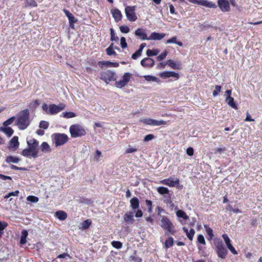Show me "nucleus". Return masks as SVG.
Returning <instances> with one entry per match:
<instances>
[{
    "instance_id": "nucleus-59",
    "label": "nucleus",
    "mask_w": 262,
    "mask_h": 262,
    "mask_svg": "<svg viewBox=\"0 0 262 262\" xmlns=\"http://www.w3.org/2000/svg\"><path fill=\"white\" fill-rule=\"evenodd\" d=\"M155 138V136L152 134H148L145 136L144 138V142H148Z\"/></svg>"
},
{
    "instance_id": "nucleus-21",
    "label": "nucleus",
    "mask_w": 262,
    "mask_h": 262,
    "mask_svg": "<svg viewBox=\"0 0 262 262\" xmlns=\"http://www.w3.org/2000/svg\"><path fill=\"white\" fill-rule=\"evenodd\" d=\"M130 207L134 210L138 209L139 208L140 202L137 197H134L130 200Z\"/></svg>"
},
{
    "instance_id": "nucleus-9",
    "label": "nucleus",
    "mask_w": 262,
    "mask_h": 262,
    "mask_svg": "<svg viewBox=\"0 0 262 262\" xmlns=\"http://www.w3.org/2000/svg\"><path fill=\"white\" fill-rule=\"evenodd\" d=\"M27 144L28 147L33 151V158H35L37 157L38 153V141L34 138H32L27 141Z\"/></svg>"
},
{
    "instance_id": "nucleus-57",
    "label": "nucleus",
    "mask_w": 262,
    "mask_h": 262,
    "mask_svg": "<svg viewBox=\"0 0 262 262\" xmlns=\"http://www.w3.org/2000/svg\"><path fill=\"white\" fill-rule=\"evenodd\" d=\"M120 44L122 49H125L127 47V45L126 42V39L124 37H122L120 39Z\"/></svg>"
},
{
    "instance_id": "nucleus-12",
    "label": "nucleus",
    "mask_w": 262,
    "mask_h": 262,
    "mask_svg": "<svg viewBox=\"0 0 262 262\" xmlns=\"http://www.w3.org/2000/svg\"><path fill=\"white\" fill-rule=\"evenodd\" d=\"M180 181L178 179H175L171 177L167 179H163L160 181V183L163 185H165L169 187H174L176 185L179 184Z\"/></svg>"
},
{
    "instance_id": "nucleus-27",
    "label": "nucleus",
    "mask_w": 262,
    "mask_h": 262,
    "mask_svg": "<svg viewBox=\"0 0 262 262\" xmlns=\"http://www.w3.org/2000/svg\"><path fill=\"white\" fill-rule=\"evenodd\" d=\"M174 244V239L172 237L169 236L166 238L164 243V247L166 249L173 246Z\"/></svg>"
},
{
    "instance_id": "nucleus-64",
    "label": "nucleus",
    "mask_w": 262,
    "mask_h": 262,
    "mask_svg": "<svg viewBox=\"0 0 262 262\" xmlns=\"http://www.w3.org/2000/svg\"><path fill=\"white\" fill-rule=\"evenodd\" d=\"M63 12L64 13L65 15H66V16L68 18V19L72 16V15H73L69 10L66 9H64L63 10Z\"/></svg>"
},
{
    "instance_id": "nucleus-1",
    "label": "nucleus",
    "mask_w": 262,
    "mask_h": 262,
    "mask_svg": "<svg viewBox=\"0 0 262 262\" xmlns=\"http://www.w3.org/2000/svg\"><path fill=\"white\" fill-rule=\"evenodd\" d=\"M30 124V113L28 109L20 111L17 116L16 125L20 130L26 129Z\"/></svg>"
},
{
    "instance_id": "nucleus-3",
    "label": "nucleus",
    "mask_w": 262,
    "mask_h": 262,
    "mask_svg": "<svg viewBox=\"0 0 262 262\" xmlns=\"http://www.w3.org/2000/svg\"><path fill=\"white\" fill-rule=\"evenodd\" d=\"M214 246L217 256L220 258L225 259L228 254V250L223 242L220 238H215L214 240Z\"/></svg>"
},
{
    "instance_id": "nucleus-40",
    "label": "nucleus",
    "mask_w": 262,
    "mask_h": 262,
    "mask_svg": "<svg viewBox=\"0 0 262 262\" xmlns=\"http://www.w3.org/2000/svg\"><path fill=\"white\" fill-rule=\"evenodd\" d=\"M164 203L167 205H173L172 201L171 199V194H168L167 195L164 196Z\"/></svg>"
},
{
    "instance_id": "nucleus-23",
    "label": "nucleus",
    "mask_w": 262,
    "mask_h": 262,
    "mask_svg": "<svg viewBox=\"0 0 262 262\" xmlns=\"http://www.w3.org/2000/svg\"><path fill=\"white\" fill-rule=\"evenodd\" d=\"M183 231L186 233V235L190 241H192L193 236L195 234V231L193 229L191 228L189 230L186 227H183Z\"/></svg>"
},
{
    "instance_id": "nucleus-38",
    "label": "nucleus",
    "mask_w": 262,
    "mask_h": 262,
    "mask_svg": "<svg viewBox=\"0 0 262 262\" xmlns=\"http://www.w3.org/2000/svg\"><path fill=\"white\" fill-rule=\"evenodd\" d=\"M159 53V50L158 49H148L146 51V55L148 56H156Z\"/></svg>"
},
{
    "instance_id": "nucleus-4",
    "label": "nucleus",
    "mask_w": 262,
    "mask_h": 262,
    "mask_svg": "<svg viewBox=\"0 0 262 262\" xmlns=\"http://www.w3.org/2000/svg\"><path fill=\"white\" fill-rule=\"evenodd\" d=\"M66 107V105L63 103H59L58 105L54 104H50L48 106L46 103H43L42 105V110L49 115L57 114L61 111L63 110Z\"/></svg>"
},
{
    "instance_id": "nucleus-55",
    "label": "nucleus",
    "mask_w": 262,
    "mask_h": 262,
    "mask_svg": "<svg viewBox=\"0 0 262 262\" xmlns=\"http://www.w3.org/2000/svg\"><path fill=\"white\" fill-rule=\"evenodd\" d=\"M119 28L120 31L123 33H127L129 32V28L127 26H121Z\"/></svg>"
},
{
    "instance_id": "nucleus-49",
    "label": "nucleus",
    "mask_w": 262,
    "mask_h": 262,
    "mask_svg": "<svg viewBox=\"0 0 262 262\" xmlns=\"http://www.w3.org/2000/svg\"><path fill=\"white\" fill-rule=\"evenodd\" d=\"M27 200L28 201L36 203L38 202V201H39V199L38 197L34 195H29L27 198Z\"/></svg>"
},
{
    "instance_id": "nucleus-63",
    "label": "nucleus",
    "mask_w": 262,
    "mask_h": 262,
    "mask_svg": "<svg viewBox=\"0 0 262 262\" xmlns=\"http://www.w3.org/2000/svg\"><path fill=\"white\" fill-rule=\"evenodd\" d=\"M245 121L248 122V121H254V119H252L250 116V115L249 114L248 112H247L246 114V118L244 120Z\"/></svg>"
},
{
    "instance_id": "nucleus-61",
    "label": "nucleus",
    "mask_w": 262,
    "mask_h": 262,
    "mask_svg": "<svg viewBox=\"0 0 262 262\" xmlns=\"http://www.w3.org/2000/svg\"><path fill=\"white\" fill-rule=\"evenodd\" d=\"M31 2L29 3H28L26 5V6L31 7H37V3L36 2L35 0H30Z\"/></svg>"
},
{
    "instance_id": "nucleus-32",
    "label": "nucleus",
    "mask_w": 262,
    "mask_h": 262,
    "mask_svg": "<svg viewBox=\"0 0 262 262\" xmlns=\"http://www.w3.org/2000/svg\"><path fill=\"white\" fill-rule=\"evenodd\" d=\"M204 226L206 231V233L209 236L208 239L211 240L214 236L212 229L211 228H210L208 225H204Z\"/></svg>"
},
{
    "instance_id": "nucleus-44",
    "label": "nucleus",
    "mask_w": 262,
    "mask_h": 262,
    "mask_svg": "<svg viewBox=\"0 0 262 262\" xmlns=\"http://www.w3.org/2000/svg\"><path fill=\"white\" fill-rule=\"evenodd\" d=\"M111 244L113 247L118 249H121L122 247V243L120 241H113Z\"/></svg>"
},
{
    "instance_id": "nucleus-46",
    "label": "nucleus",
    "mask_w": 262,
    "mask_h": 262,
    "mask_svg": "<svg viewBox=\"0 0 262 262\" xmlns=\"http://www.w3.org/2000/svg\"><path fill=\"white\" fill-rule=\"evenodd\" d=\"M86 63L89 66L94 67H97V66H98V62L96 61V60L93 58H90L88 59L86 61Z\"/></svg>"
},
{
    "instance_id": "nucleus-47",
    "label": "nucleus",
    "mask_w": 262,
    "mask_h": 262,
    "mask_svg": "<svg viewBox=\"0 0 262 262\" xmlns=\"http://www.w3.org/2000/svg\"><path fill=\"white\" fill-rule=\"evenodd\" d=\"M144 78L146 80L148 81H156V82H159V80L158 78L155 76H150V75H145L144 76Z\"/></svg>"
},
{
    "instance_id": "nucleus-18",
    "label": "nucleus",
    "mask_w": 262,
    "mask_h": 262,
    "mask_svg": "<svg viewBox=\"0 0 262 262\" xmlns=\"http://www.w3.org/2000/svg\"><path fill=\"white\" fill-rule=\"evenodd\" d=\"M154 64V60L148 57L144 58L141 61V64L145 68H151Z\"/></svg>"
},
{
    "instance_id": "nucleus-20",
    "label": "nucleus",
    "mask_w": 262,
    "mask_h": 262,
    "mask_svg": "<svg viewBox=\"0 0 262 262\" xmlns=\"http://www.w3.org/2000/svg\"><path fill=\"white\" fill-rule=\"evenodd\" d=\"M166 36V34L152 32L148 37V40H160Z\"/></svg>"
},
{
    "instance_id": "nucleus-19",
    "label": "nucleus",
    "mask_w": 262,
    "mask_h": 262,
    "mask_svg": "<svg viewBox=\"0 0 262 262\" xmlns=\"http://www.w3.org/2000/svg\"><path fill=\"white\" fill-rule=\"evenodd\" d=\"M135 34L136 36H138L142 40H148V37H147L145 30L143 29H137L135 31Z\"/></svg>"
},
{
    "instance_id": "nucleus-6",
    "label": "nucleus",
    "mask_w": 262,
    "mask_h": 262,
    "mask_svg": "<svg viewBox=\"0 0 262 262\" xmlns=\"http://www.w3.org/2000/svg\"><path fill=\"white\" fill-rule=\"evenodd\" d=\"M52 138L56 146L62 145L69 140L68 136L65 134L55 133L52 135Z\"/></svg>"
},
{
    "instance_id": "nucleus-2",
    "label": "nucleus",
    "mask_w": 262,
    "mask_h": 262,
    "mask_svg": "<svg viewBox=\"0 0 262 262\" xmlns=\"http://www.w3.org/2000/svg\"><path fill=\"white\" fill-rule=\"evenodd\" d=\"M160 221V226L165 230L166 235H174L176 234L175 226L167 216H162Z\"/></svg>"
},
{
    "instance_id": "nucleus-34",
    "label": "nucleus",
    "mask_w": 262,
    "mask_h": 262,
    "mask_svg": "<svg viewBox=\"0 0 262 262\" xmlns=\"http://www.w3.org/2000/svg\"><path fill=\"white\" fill-rule=\"evenodd\" d=\"M33 151L29 147L28 148L24 149L21 151V155L25 157H29L31 156L33 157Z\"/></svg>"
},
{
    "instance_id": "nucleus-17",
    "label": "nucleus",
    "mask_w": 262,
    "mask_h": 262,
    "mask_svg": "<svg viewBox=\"0 0 262 262\" xmlns=\"http://www.w3.org/2000/svg\"><path fill=\"white\" fill-rule=\"evenodd\" d=\"M111 14L116 22L120 21L122 18L121 11L117 8H114L111 10Z\"/></svg>"
},
{
    "instance_id": "nucleus-10",
    "label": "nucleus",
    "mask_w": 262,
    "mask_h": 262,
    "mask_svg": "<svg viewBox=\"0 0 262 262\" xmlns=\"http://www.w3.org/2000/svg\"><path fill=\"white\" fill-rule=\"evenodd\" d=\"M190 3H191L194 4H197L199 5H201L205 6L206 7L209 8H216L217 7V5L212 2H209L207 0H188Z\"/></svg>"
},
{
    "instance_id": "nucleus-30",
    "label": "nucleus",
    "mask_w": 262,
    "mask_h": 262,
    "mask_svg": "<svg viewBox=\"0 0 262 262\" xmlns=\"http://www.w3.org/2000/svg\"><path fill=\"white\" fill-rule=\"evenodd\" d=\"M157 191L161 195H167L169 194V189L167 187L163 186L157 187Z\"/></svg>"
},
{
    "instance_id": "nucleus-43",
    "label": "nucleus",
    "mask_w": 262,
    "mask_h": 262,
    "mask_svg": "<svg viewBox=\"0 0 262 262\" xmlns=\"http://www.w3.org/2000/svg\"><path fill=\"white\" fill-rule=\"evenodd\" d=\"M68 19L69 21L70 27L71 28L74 29V24L78 21V19L76 18H75L74 15H72V16L70 17Z\"/></svg>"
},
{
    "instance_id": "nucleus-11",
    "label": "nucleus",
    "mask_w": 262,
    "mask_h": 262,
    "mask_svg": "<svg viewBox=\"0 0 262 262\" xmlns=\"http://www.w3.org/2000/svg\"><path fill=\"white\" fill-rule=\"evenodd\" d=\"M217 6L223 12L230 11V2L228 0H217Z\"/></svg>"
},
{
    "instance_id": "nucleus-15",
    "label": "nucleus",
    "mask_w": 262,
    "mask_h": 262,
    "mask_svg": "<svg viewBox=\"0 0 262 262\" xmlns=\"http://www.w3.org/2000/svg\"><path fill=\"white\" fill-rule=\"evenodd\" d=\"M19 143L18 142V138L17 136H14L9 142V148L13 150H16L18 148Z\"/></svg>"
},
{
    "instance_id": "nucleus-5",
    "label": "nucleus",
    "mask_w": 262,
    "mask_h": 262,
    "mask_svg": "<svg viewBox=\"0 0 262 262\" xmlns=\"http://www.w3.org/2000/svg\"><path fill=\"white\" fill-rule=\"evenodd\" d=\"M69 132L71 137L74 138L81 137L86 134L84 127L79 124L71 125L69 128Z\"/></svg>"
},
{
    "instance_id": "nucleus-41",
    "label": "nucleus",
    "mask_w": 262,
    "mask_h": 262,
    "mask_svg": "<svg viewBox=\"0 0 262 262\" xmlns=\"http://www.w3.org/2000/svg\"><path fill=\"white\" fill-rule=\"evenodd\" d=\"M132 77V74L126 72L122 76V79L124 81L125 83H127L130 81Z\"/></svg>"
},
{
    "instance_id": "nucleus-39",
    "label": "nucleus",
    "mask_w": 262,
    "mask_h": 262,
    "mask_svg": "<svg viewBox=\"0 0 262 262\" xmlns=\"http://www.w3.org/2000/svg\"><path fill=\"white\" fill-rule=\"evenodd\" d=\"M92 221L90 219L86 220L82 223V228L83 229H87L90 227Z\"/></svg>"
},
{
    "instance_id": "nucleus-37",
    "label": "nucleus",
    "mask_w": 262,
    "mask_h": 262,
    "mask_svg": "<svg viewBox=\"0 0 262 262\" xmlns=\"http://www.w3.org/2000/svg\"><path fill=\"white\" fill-rule=\"evenodd\" d=\"M8 224L5 222L0 221V238L4 234V230L7 227Z\"/></svg>"
},
{
    "instance_id": "nucleus-28",
    "label": "nucleus",
    "mask_w": 262,
    "mask_h": 262,
    "mask_svg": "<svg viewBox=\"0 0 262 262\" xmlns=\"http://www.w3.org/2000/svg\"><path fill=\"white\" fill-rule=\"evenodd\" d=\"M226 102L232 108L237 110V105L234 102V98L232 97H226Z\"/></svg>"
},
{
    "instance_id": "nucleus-56",
    "label": "nucleus",
    "mask_w": 262,
    "mask_h": 262,
    "mask_svg": "<svg viewBox=\"0 0 262 262\" xmlns=\"http://www.w3.org/2000/svg\"><path fill=\"white\" fill-rule=\"evenodd\" d=\"M19 193V192L18 190H15V191L9 192L8 194H7L4 196V198L8 199L11 196H17Z\"/></svg>"
},
{
    "instance_id": "nucleus-22",
    "label": "nucleus",
    "mask_w": 262,
    "mask_h": 262,
    "mask_svg": "<svg viewBox=\"0 0 262 262\" xmlns=\"http://www.w3.org/2000/svg\"><path fill=\"white\" fill-rule=\"evenodd\" d=\"M167 64L172 69L175 70H180L182 69V66L180 62H176L171 59L167 61Z\"/></svg>"
},
{
    "instance_id": "nucleus-36",
    "label": "nucleus",
    "mask_w": 262,
    "mask_h": 262,
    "mask_svg": "<svg viewBox=\"0 0 262 262\" xmlns=\"http://www.w3.org/2000/svg\"><path fill=\"white\" fill-rule=\"evenodd\" d=\"M98 64L101 68H103L104 67H110L112 63L109 61H100L98 62Z\"/></svg>"
},
{
    "instance_id": "nucleus-52",
    "label": "nucleus",
    "mask_w": 262,
    "mask_h": 262,
    "mask_svg": "<svg viewBox=\"0 0 262 262\" xmlns=\"http://www.w3.org/2000/svg\"><path fill=\"white\" fill-rule=\"evenodd\" d=\"M49 125V123L46 121H41L39 123V127L44 129H47Z\"/></svg>"
},
{
    "instance_id": "nucleus-33",
    "label": "nucleus",
    "mask_w": 262,
    "mask_h": 262,
    "mask_svg": "<svg viewBox=\"0 0 262 262\" xmlns=\"http://www.w3.org/2000/svg\"><path fill=\"white\" fill-rule=\"evenodd\" d=\"M176 215L178 217L182 218L185 220L188 219L189 217L185 211L182 210H179L176 212Z\"/></svg>"
},
{
    "instance_id": "nucleus-29",
    "label": "nucleus",
    "mask_w": 262,
    "mask_h": 262,
    "mask_svg": "<svg viewBox=\"0 0 262 262\" xmlns=\"http://www.w3.org/2000/svg\"><path fill=\"white\" fill-rule=\"evenodd\" d=\"M177 37L173 36V37H171V38L167 39L166 41V43L168 44V43H176L180 47H182L183 45V42L180 41H177Z\"/></svg>"
},
{
    "instance_id": "nucleus-42",
    "label": "nucleus",
    "mask_w": 262,
    "mask_h": 262,
    "mask_svg": "<svg viewBox=\"0 0 262 262\" xmlns=\"http://www.w3.org/2000/svg\"><path fill=\"white\" fill-rule=\"evenodd\" d=\"M75 113L72 112H65L62 113V116L66 118H71L76 117Z\"/></svg>"
},
{
    "instance_id": "nucleus-48",
    "label": "nucleus",
    "mask_w": 262,
    "mask_h": 262,
    "mask_svg": "<svg viewBox=\"0 0 262 262\" xmlns=\"http://www.w3.org/2000/svg\"><path fill=\"white\" fill-rule=\"evenodd\" d=\"M126 85H127V84L125 83L122 79H121L119 81H116L115 82L116 86L119 89L124 87Z\"/></svg>"
},
{
    "instance_id": "nucleus-53",
    "label": "nucleus",
    "mask_w": 262,
    "mask_h": 262,
    "mask_svg": "<svg viewBox=\"0 0 262 262\" xmlns=\"http://www.w3.org/2000/svg\"><path fill=\"white\" fill-rule=\"evenodd\" d=\"M41 148L42 151H48L50 150V146L48 143L43 142L41 145Z\"/></svg>"
},
{
    "instance_id": "nucleus-25",
    "label": "nucleus",
    "mask_w": 262,
    "mask_h": 262,
    "mask_svg": "<svg viewBox=\"0 0 262 262\" xmlns=\"http://www.w3.org/2000/svg\"><path fill=\"white\" fill-rule=\"evenodd\" d=\"M0 131H2L5 133L8 137H11L14 133L13 129L10 127H1Z\"/></svg>"
},
{
    "instance_id": "nucleus-8",
    "label": "nucleus",
    "mask_w": 262,
    "mask_h": 262,
    "mask_svg": "<svg viewBox=\"0 0 262 262\" xmlns=\"http://www.w3.org/2000/svg\"><path fill=\"white\" fill-rule=\"evenodd\" d=\"M136 6H127L125 8V13L127 19L130 21H135L137 19L135 11Z\"/></svg>"
},
{
    "instance_id": "nucleus-58",
    "label": "nucleus",
    "mask_w": 262,
    "mask_h": 262,
    "mask_svg": "<svg viewBox=\"0 0 262 262\" xmlns=\"http://www.w3.org/2000/svg\"><path fill=\"white\" fill-rule=\"evenodd\" d=\"M221 88L220 85H216L215 87V90L213 92V95L214 96H217L221 92Z\"/></svg>"
},
{
    "instance_id": "nucleus-54",
    "label": "nucleus",
    "mask_w": 262,
    "mask_h": 262,
    "mask_svg": "<svg viewBox=\"0 0 262 262\" xmlns=\"http://www.w3.org/2000/svg\"><path fill=\"white\" fill-rule=\"evenodd\" d=\"M197 241L198 243L203 245L206 244V242L204 236L202 234H199L197 237Z\"/></svg>"
},
{
    "instance_id": "nucleus-45",
    "label": "nucleus",
    "mask_w": 262,
    "mask_h": 262,
    "mask_svg": "<svg viewBox=\"0 0 262 262\" xmlns=\"http://www.w3.org/2000/svg\"><path fill=\"white\" fill-rule=\"evenodd\" d=\"M15 119L16 118L14 116L10 118L3 122V125L4 126L8 127V125L11 124L14 122Z\"/></svg>"
},
{
    "instance_id": "nucleus-24",
    "label": "nucleus",
    "mask_w": 262,
    "mask_h": 262,
    "mask_svg": "<svg viewBox=\"0 0 262 262\" xmlns=\"http://www.w3.org/2000/svg\"><path fill=\"white\" fill-rule=\"evenodd\" d=\"M124 222L127 224H132L133 221V215L131 211H128L125 213L123 216Z\"/></svg>"
},
{
    "instance_id": "nucleus-31",
    "label": "nucleus",
    "mask_w": 262,
    "mask_h": 262,
    "mask_svg": "<svg viewBox=\"0 0 262 262\" xmlns=\"http://www.w3.org/2000/svg\"><path fill=\"white\" fill-rule=\"evenodd\" d=\"M19 161H20L19 158L16 157L12 156H9L8 157H7L6 159V162L8 163H17L19 162Z\"/></svg>"
},
{
    "instance_id": "nucleus-16",
    "label": "nucleus",
    "mask_w": 262,
    "mask_h": 262,
    "mask_svg": "<svg viewBox=\"0 0 262 262\" xmlns=\"http://www.w3.org/2000/svg\"><path fill=\"white\" fill-rule=\"evenodd\" d=\"M159 76L163 78H167L171 77L176 78L177 79L179 78L178 73L173 71H165L160 73Z\"/></svg>"
},
{
    "instance_id": "nucleus-7",
    "label": "nucleus",
    "mask_w": 262,
    "mask_h": 262,
    "mask_svg": "<svg viewBox=\"0 0 262 262\" xmlns=\"http://www.w3.org/2000/svg\"><path fill=\"white\" fill-rule=\"evenodd\" d=\"M100 75V78L107 84L110 81H115L116 79L115 73L111 70L101 72Z\"/></svg>"
},
{
    "instance_id": "nucleus-62",
    "label": "nucleus",
    "mask_w": 262,
    "mask_h": 262,
    "mask_svg": "<svg viewBox=\"0 0 262 262\" xmlns=\"http://www.w3.org/2000/svg\"><path fill=\"white\" fill-rule=\"evenodd\" d=\"M193 148L191 147H188L186 150V153L189 156H192L193 155Z\"/></svg>"
},
{
    "instance_id": "nucleus-51",
    "label": "nucleus",
    "mask_w": 262,
    "mask_h": 262,
    "mask_svg": "<svg viewBox=\"0 0 262 262\" xmlns=\"http://www.w3.org/2000/svg\"><path fill=\"white\" fill-rule=\"evenodd\" d=\"M168 53V51L167 50H165L163 52H162L157 57V60L158 61H161L164 59L166 58V56L167 55Z\"/></svg>"
},
{
    "instance_id": "nucleus-35",
    "label": "nucleus",
    "mask_w": 262,
    "mask_h": 262,
    "mask_svg": "<svg viewBox=\"0 0 262 262\" xmlns=\"http://www.w3.org/2000/svg\"><path fill=\"white\" fill-rule=\"evenodd\" d=\"M114 43H112L110 46L106 49V54L108 55H116V52L114 50Z\"/></svg>"
},
{
    "instance_id": "nucleus-50",
    "label": "nucleus",
    "mask_w": 262,
    "mask_h": 262,
    "mask_svg": "<svg viewBox=\"0 0 262 262\" xmlns=\"http://www.w3.org/2000/svg\"><path fill=\"white\" fill-rule=\"evenodd\" d=\"M110 32H111V41H118L119 40V38L117 36L115 35L113 28H111L110 29Z\"/></svg>"
},
{
    "instance_id": "nucleus-60",
    "label": "nucleus",
    "mask_w": 262,
    "mask_h": 262,
    "mask_svg": "<svg viewBox=\"0 0 262 262\" xmlns=\"http://www.w3.org/2000/svg\"><path fill=\"white\" fill-rule=\"evenodd\" d=\"M142 52H140V50L136 51L132 56V58L133 59H136L138 57L141 55Z\"/></svg>"
},
{
    "instance_id": "nucleus-14",
    "label": "nucleus",
    "mask_w": 262,
    "mask_h": 262,
    "mask_svg": "<svg viewBox=\"0 0 262 262\" xmlns=\"http://www.w3.org/2000/svg\"><path fill=\"white\" fill-rule=\"evenodd\" d=\"M143 123L149 125L158 126L166 124V121L161 120L159 121L154 120L153 119H145L142 121Z\"/></svg>"
},
{
    "instance_id": "nucleus-26",
    "label": "nucleus",
    "mask_w": 262,
    "mask_h": 262,
    "mask_svg": "<svg viewBox=\"0 0 262 262\" xmlns=\"http://www.w3.org/2000/svg\"><path fill=\"white\" fill-rule=\"evenodd\" d=\"M67 216V213L64 211L59 210L55 212V216L60 221L65 220Z\"/></svg>"
},
{
    "instance_id": "nucleus-13",
    "label": "nucleus",
    "mask_w": 262,
    "mask_h": 262,
    "mask_svg": "<svg viewBox=\"0 0 262 262\" xmlns=\"http://www.w3.org/2000/svg\"><path fill=\"white\" fill-rule=\"evenodd\" d=\"M222 237L224 239L225 243L227 246L228 249L230 250V251L234 255H237L238 254L237 251L234 248L231 244V241L229 238V236L227 234H223L222 235Z\"/></svg>"
}]
</instances>
